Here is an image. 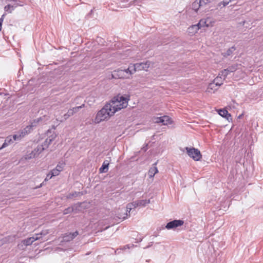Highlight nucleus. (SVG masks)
Returning <instances> with one entry per match:
<instances>
[{"label":"nucleus","instance_id":"obj_44","mask_svg":"<svg viewBox=\"0 0 263 263\" xmlns=\"http://www.w3.org/2000/svg\"><path fill=\"white\" fill-rule=\"evenodd\" d=\"M134 205V208H136L137 207H138L139 205H138V201H134L132 202Z\"/></svg>","mask_w":263,"mask_h":263},{"label":"nucleus","instance_id":"obj_22","mask_svg":"<svg viewBox=\"0 0 263 263\" xmlns=\"http://www.w3.org/2000/svg\"><path fill=\"white\" fill-rule=\"evenodd\" d=\"M32 125L27 126L23 129H22L21 132H20V133L21 134V135H23L24 137L25 136H26V135L30 133V129L32 128Z\"/></svg>","mask_w":263,"mask_h":263},{"label":"nucleus","instance_id":"obj_41","mask_svg":"<svg viewBox=\"0 0 263 263\" xmlns=\"http://www.w3.org/2000/svg\"><path fill=\"white\" fill-rule=\"evenodd\" d=\"M135 2V5H139L140 3H144V1L145 0H134Z\"/></svg>","mask_w":263,"mask_h":263},{"label":"nucleus","instance_id":"obj_17","mask_svg":"<svg viewBox=\"0 0 263 263\" xmlns=\"http://www.w3.org/2000/svg\"><path fill=\"white\" fill-rule=\"evenodd\" d=\"M109 161L105 160L103 162L102 166L99 168L100 173H106L108 170Z\"/></svg>","mask_w":263,"mask_h":263},{"label":"nucleus","instance_id":"obj_27","mask_svg":"<svg viewBox=\"0 0 263 263\" xmlns=\"http://www.w3.org/2000/svg\"><path fill=\"white\" fill-rule=\"evenodd\" d=\"M139 206H145L146 204L150 203V200H137Z\"/></svg>","mask_w":263,"mask_h":263},{"label":"nucleus","instance_id":"obj_36","mask_svg":"<svg viewBox=\"0 0 263 263\" xmlns=\"http://www.w3.org/2000/svg\"><path fill=\"white\" fill-rule=\"evenodd\" d=\"M27 247V246H26L25 245V243H24V242L23 241V240L21 241V243H20L19 244H18L17 245V247L18 248L20 249V250H24L25 249L26 247Z\"/></svg>","mask_w":263,"mask_h":263},{"label":"nucleus","instance_id":"obj_28","mask_svg":"<svg viewBox=\"0 0 263 263\" xmlns=\"http://www.w3.org/2000/svg\"><path fill=\"white\" fill-rule=\"evenodd\" d=\"M83 195V193L82 192H75L72 193H70L68 195L67 198H72L73 197H77V196H80Z\"/></svg>","mask_w":263,"mask_h":263},{"label":"nucleus","instance_id":"obj_20","mask_svg":"<svg viewBox=\"0 0 263 263\" xmlns=\"http://www.w3.org/2000/svg\"><path fill=\"white\" fill-rule=\"evenodd\" d=\"M222 76L218 74V76L213 80V82L215 83L218 86H220L223 84Z\"/></svg>","mask_w":263,"mask_h":263},{"label":"nucleus","instance_id":"obj_5","mask_svg":"<svg viewBox=\"0 0 263 263\" xmlns=\"http://www.w3.org/2000/svg\"><path fill=\"white\" fill-rule=\"evenodd\" d=\"M86 203L84 202L83 203H78L76 204H74L72 207H68L66 209H65L63 211V214L66 215L68 213H70L72 212H74L76 213H77L80 211H81V209L86 208V206L85 205Z\"/></svg>","mask_w":263,"mask_h":263},{"label":"nucleus","instance_id":"obj_26","mask_svg":"<svg viewBox=\"0 0 263 263\" xmlns=\"http://www.w3.org/2000/svg\"><path fill=\"white\" fill-rule=\"evenodd\" d=\"M130 211L131 210L126 209V212L125 213H123L122 215H118L117 216V217H118L119 219L124 220L127 218L128 214H129Z\"/></svg>","mask_w":263,"mask_h":263},{"label":"nucleus","instance_id":"obj_33","mask_svg":"<svg viewBox=\"0 0 263 263\" xmlns=\"http://www.w3.org/2000/svg\"><path fill=\"white\" fill-rule=\"evenodd\" d=\"M64 166L65 163L64 162H59V164L57 165L55 168L58 170L59 172H61L63 171Z\"/></svg>","mask_w":263,"mask_h":263},{"label":"nucleus","instance_id":"obj_46","mask_svg":"<svg viewBox=\"0 0 263 263\" xmlns=\"http://www.w3.org/2000/svg\"><path fill=\"white\" fill-rule=\"evenodd\" d=\"M147 146L148 144H146L142 148V149L143 150L144 152L146 151V150L147 149Z\"/></svg>","mask_w":263,"mask_h":263},{"label":"nucleus","instance_id":"obj_47","mask_svg":"<svg viewBox=\"0 0 263 263\" xmlns=\"http://www.w3.org/2000/svg\"><path fill=\"white\" fill-rule=\"evenodd\" d=\"M245 23H246V21L242 22V25H245Z\"/></svg>","mask_w":263,"mask_h":263},{"label":"nucleus","instance_id":"obj_42","mask_svg":"<svg viewBox=\"0 0 263 263\" xmlns=\"http://www.w3.org/2000/svg\"><path fill=\"white\" fill-rule=\"evenodd\" d=\"M52 177V176H51V173L50 172L47 175V176L46 177V178L45 179V181H47L48 180H49V179H50Z\"/></svg>","mask_w":263,"mask_h":263},{"label":"nucleus","instance_id":"obj_32","mask_svg":"<svg viewBox=\"0 0 263 263\" xmlns=\"http://www.w3.org/2000/svg\"><path fill=\"white\" fill-rule=\"evenodd\" d=\"M84 107H85V104H83L81 106L73 107L71 109L72 110V111L73 112V114H74L77 113L79 110V109H80Z\"/></svg>","mask_w":263,"mask_h":263},{"label":"nucleus","instance_id":"obj_10","mask_svg":"<svg viewBox=\"0 0 263 263\" xmlns=\"http://www.w3.org/2000/svg\"><path fill=\"white\" fill-rule=\"evenodd\" d=\"M155 122L157 123H161L163 125H167L172 123L171 119L167 116H163L157 117L155 119Z\"/></svg>","mask_w":263,"mask_h":263},{"label":"nucleus","instance_id":"obj_11","mask_svg":"<svg viewBox=\"0 0 263 263\" xmlns=\"http://www.w3.org/2000/svg\"><path fill=\"white\" fill-rule=\"evenodd\" d=\"M213 21L210 17L206 18H202L200 20L199 23L197 24L200 29L203 27H209L213 25Z\"/></svg>","mask_w":263,"mask_h":263},{"label":"nucleus","instance_id":"obj_29","mask_svg":"<svg viewBox=\"0 0 263 263\" xmlns=\"http://www.w3.org/2000/svg\"><path fill=\"white\" fill-rule=\"evenodd\" d=\"M12 137L14 141H20L22 138H23V135H21L20 132H18L17 134L14 135L13 136H12Z\"/></svg>","mask_w":263,"mask_h":263},{"label":"nucleus","instance_id":"obj_16","mask_svg":"<svg viewBox=\"0 0 263 263\" xmlns=\"http://www.w3.org/2000/svg\"><path fill=\"white\" fill-rule=\"evenodd\" d=\"M219 86H218L215 83L213 82L209 84L206 91L209 93L214 92L216 90H217Z\"/></svg>","mask_w":263,"mask_h":263},{"label":"nucleus","instance_id":"obj_14","mask_svg":"<svg viewBox=\"0 0 263 263\" xmlns=\"http://www.w3.org/2000/svg\"><path fill=\"white\" fill-rule=\"evenodd\" d=\"M131 64L128 66L127 69H123L125 75L126 76V79H129L132 74L135 73L134 68L133 67H130Z\"/></svg>","mask_w":263,"mask_h":263},{"label":"nucleus","instance_id":"obj_48","mask_svg":"<svg viewBox=\"0 0 263 263\" xmlns=\"http://www.w3.org/2000/svg\"><path fill=\"white\" fill-rule=\"evenodd\" d=\"M2 30V25H1V24H0V31H1Z\"/></svg>","mask_w":263,"mask_h":263},{"label":"nucleus","instance_id":"obj_1","mask_svg":"<svg viewBox=\"0 0 263 263\" xmlns=\"http://www.w3.org/2000/svg\"><path fill=\"white\" fill-rule=\"evenodd\" d=\"M129 100L130 96L128 95H118L114 97L110 102L107 104L110 107V109L115 114L118 110L126 108L128 105Z\"/></svg>","mask_w":263,"mask_h":263},{"label":"nucleus","instance_id":"obj_37","mask_svg":"<svg viewBox=\"0 0 263 263\" xmlns=\"http://www.w3.org/2000/svg\"><path fill=\"white\" fill-rule=\"evenodd\" d=\"M109 79H117V75L116 74V70H114L111 74H110L108 77Z\"/></svg>","mask_w":263,"mask_h":263},{"label":"nucleus","instance_id":"obj_9","mask_svg":"<svg viewBox=\"0 0 263 263\" xmlns=\"http://www.w3.org/2000/svg\"><path fill=\"white\" fill-rule=\"evenodd\" d=\"M183 223L184 221L182 220H174L168 222L165 226V228L167 230L173 229L182 226Z\"/></svg>","mask_w":263,"mask_h":263},{"label":"nucleus","instance_id":"obj_45","mask_svg":"<svg viewBox=\"0 0 263 263\" xmlns=\"http://www.w3.org/2000/svg\"><path fill=\"white\" fill-rule=\"evenodd\" d=\"M5 15V14H4L2 16V17L0 18V24H1V25L2 24V23H3V21H4Z\"/></svg>","mask_w":263,"mask_h":263},{"label":"nucleus","instance_id":"obj_25","mask_svg":"<svg viewBox=\"0 0 263 263\" xmlns=\"http://www.w3.org/2000/svg\"><path fill=\"white\" fill-rule=\"evenodd\" d=\"M201 7L200 4L199 3V0H196L192 5V9L196 12Z\"/></svg>","mask_w":263,"mask_h":263},{"label":"nucleus","instance_id":"obj_31","mask_svg":"<svg viewBox=\"0 0 263 263\" xmlns=\"http://www.w3.org/2000/svg\"><path fill=\"white\" fill-rule=\"evenodd\" d=\"M37 156V155L36 154V153L34 151H32L31 153H30L28 155H26L25 157V159H30L32 158L36 157Z\"/></svg>","mask_w":263,"mask_h":263},{"label":"nucleus","instance_id":"obj_30","mask_svg":"<svg viewBox=\"0 0 263 263\" xmlns=\"http://www.w3.org/2000/svg\"><path fill=\"white\" fill-rule=\"evenodd\" d=\"M14 7L10 5H8L6 6L4 8L5 11L8 12V13H11L12 11L14 10Z\"/></svg>","mask_w":263,"mask_h":263},{"label":"nucleus","instance_id":"obj_40","mask_svg":"<svg viewBox=\"0 0 263 263\" xmlns=\"http://www.w3.org/2000/svg\"><path fill=\"white\" fill-rule=\"evenodd\" d=\"M132 5L135 6V2L134 0L130 2L129 3H128L127 5L124 6L123 7H124V8H128V7H130Z\"/></svg>","mask_w":263,"mask_h":263},{"label":"nucleus","instance_id":"obj_34","mask_svg":"<svg viewBox=\"0 0 263 263\" xmlns=\"http://www.w3.org/2000/svg\"><path fill=\"white\" fill-rule=\"evenodd\" d=\"M212 0H199V3L200 4L201 7L205 6L208 3L212 2Z\"/></svg>","mask_w":263,"mask_h":263},{"label":"nucleus","instance_id":"obj_18","mask_svg":"<svg viewBox=\"0 0 263 263\" xmlns=\"http://www.w3.org/2000/svg\"><path fill=\"white\" fill-rule=\"evenodd\" d=\"M116 72V74L117 75L118 79H126V76L125 75L124 71L123 69H118L117 70H115Z\"/></svg>","mask_w":263,"mask_h":263},{"label":"nucleus","instance_id":"obj_23","mask_svg":"<svg viewBox=\"0 0 263 263\" xmlns=\"http://www.w3.org/2000/svg\"><path fill=\"white\" fill-rule=\"evenodd\" d=\"M236 50V48L234 46H232L226 52L222 53V55L224 57H227L232 55L233 52Z\"/></svg>","mask_w":263,"mask_h":263},{"label":"nucleus","instance_id":"obj_12","mask_svg":"<svg viewBox=\"0 0 263 263\" xmlns=\"http://www.w3.org/2000/svg\"><path fill=\"white\" fill-rule=\"evenodd\" d=\"M79 235L78 231H76L73 233H66L63 236V241L66 242L70 241L73 240Z\"/></svg>","mask_w":263,"mask_h":263},{"label":"nucleus","instance_id":"obj_19","mask_svg":"<svg viewBox=\"0 0 263 263\" xmlns=\"http://www.w3.org/2000/svg\"><path fill=\"white\" fill-rule=\"evenodd\" d=\"M158 172V170L157 167L155 166H154L151 167L149 170L148 174L149 178H153L156 174Z\"/></svg>","mask_w":263,"mask_h":263},{"label":"nucleus","instance_id":"obj_15","mask_svg":"<svg viewBox=\"0 0 263 263\" xmlns=\"http://www.w3.org/2000/svg\"><path fill=\"white\" fill-rule=\"evenodd\" d=\"M14 140H13L12 136H9L7 137L5 139L4 143L0 147V150L12 144Z\"/></svg>","mask_w":263,"mask_h":263},{"label":"nucleus","instance_id":"obj_8","mask_svg":"<svg viewBox=\"0 0 263 263\" xmlns=\"http://www.w3.org/2000/svg\"><path fill=\"white\" fill-rule=\"evenodd\" d=\"M238 64H234L229 66L227 69L222 70L219 75L222 76L223 80H225L227 76L232 72H235L238 68Z\"/></svg>","mask_w":263,"mask_h":263},{"label":"nucleus","instance_id":"obj_35","mask_svg":"<svg viewBox=\"0 0 263 263\" xmlns=\"http://www.w3.org/2000/svg\"><path fill=\"white\" fill-rule=\"evenodd\" d=\"M51 176H57L59 175L60 172H59L58 170L56 169L55 168L51 170L50 172Z\"/></svg>","mask_w":263,"mask_h":263},{"label":"nucleus","instance_id":"obj_38","mask_svg":"<svg viewBox=\"0 0 263 263\" xmlns=\"http://www.w3.org/2000/svg\"><path fill=\"white\" fill-rule=\"evenodd\" d=\"M70 117L69 115L67 112L65 114L63 117H62L61 119L59 120L61 122H62L63 121L67 120L68 118Z\"/></svg>","mask_w":263,"mask_h":263},{"label":"nucleus","instance_id":"obj_24","mask_svg":"<svg viewBox=\"0 0 263 263\" xmlns=\"http://www.w3.org/2000/svg\"><path fill=\"white\" fill-rule=\"evenodd\" d=\"M46 148L44 146L43 144L38 145L37 147L34 149L33 151L37 155H39L43 151H44Z\"/></svg>","mask_w":263,"mask_h":263},{"label":"nucleus","instance_id":"obj_3","mask_svg":"<svg viewBox=\"0 0 263 263\" xmlns=\"http://www.w3.org/2000/svg\"><path fill=\"white\" fill-rule=\"evenodd\" d=\"M151 65L152 63L149 61H146L143 62L131 64L130 67H133L136 72V71L141 70L147 71Z\"/></svg>","mask_w":263,"mask_h":263},{"label":"nucleus","instance_id":"obj_21","mask_svg":"<svg viewBox=\"0 0 263 263\" xmlns=\"http://www.w3.org/2000/svg\"><path fill=\"white\" fill-rule=\"evenodd\" d=\"M219 115L222 117H225L228 119L229 117H231L230 114L228 113L227 110L224 109H221L219 110Z\"/></svg>","mask_w":263,"mask_h":263},{"label":"nucleus","instance_id":"obj_7","mask_svg":"<svg viewBox=\"0 0 263 263\" xmlns=\"http://www.w3.org/2000/svg\"><path fill=\"white\" fill-rule=\"evenodd\" d=\"M48 233L47 231H42L39 234H36L32 237L27 238L23 240L25 245L27 246L31 245L34 241L41 238L42 235H45Z\"/></svg>","mask_w":263,"mask_h":263},{"label":"nucleus","instance_id":"obj_6","mask_svg":"<svg viewBox=\"0 0 263 263\" xmlns=\"http://www.w3.org/2000/svg\"><path fill=\"white\" fill-rule=\"evenodd\" d=\"M54 129L55 128L48 129L47 132L46 134L48 137L46 138L44 143L43 144L44 146H45L46 148L49 146L52 141L57 137Z\"/></svg>","mask_w":263,"mask_h":263},{"label":"nucleus","instance_id":"obj_43","mask_svg":"<svg viewBox=\"0 0 263 263\" xmlns=\"http://www.w3.org/2000/svg\"><path fill=\"white\" fill-rule=\"evenodd\" d=\"M67 113L69 115L70 117L74 115L73 112L72 111L71 108L68 110Z\"/></svg>","mask_w":263,"mask_h":263},{"label":"nucleus","instance_id":"obj_39","mask_svg":"<svg viewBox=\"0 0 263 263\" xmlns=\"http://www.w3.org/2000/svg\"><path fill=\"white\" fill-rule=\"evenodd\" d=\"M126 209L132 210L133 209H135L134 205L132 202L129 203L126 205Z\"/></svg>","mask_w":263,"mask_h":263},{"label":"nucleus","instance_id":"obj_4","mask_svg":"<svg viewBox=\"0 0 263 263\" xmlns=\"http://www.w3.org/2000/svg\"><path fill=\"white\" fill-rule=\"evenodd\" d=\"M185 149L188 155L195 161H199L201 158L202 155L198 149L194 147L189 148L187 147H186Z\"/></svg>","mask_w":263,"mask_h":263},{"label":"nucleus","instance_id":"obj_13","mask_svg":"<svg viewBox=\"0 0 263 263\" xmlns=\"http://www.w3.org/2000/svg\"><path fill=\"white\" fill-rule=\"evenodd\" d=\"M200 29L198 24L193 25L189 27L187 29V32L190 35H193L197 32Z\"/></svg>","mask_w":263,"mask_h":263},{"label":"nucleus","instance_id":"obj_2","mask_svg":"<svg viewBox=\"0 0 263 263\" xmlns=\"http://www.w3.org/2000/svg\"><path fill=\"white\" fill-rule=\"evenodd\" d=\"M114 115V112L110 109V107L106 104L100 111L97 114L95 119L96 123H99L102 121L106 120L109 117Z\"/></svg>","mask_w":263,"mask_h":263}]
</instances>
